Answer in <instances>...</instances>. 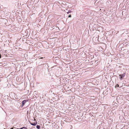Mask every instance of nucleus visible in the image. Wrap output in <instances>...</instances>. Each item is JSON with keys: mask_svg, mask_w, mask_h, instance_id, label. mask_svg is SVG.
Wrapping results in <instances>:
<instances>
[{"mask_svg": "<svg viewBox=\"0 0 129 129\" xmlns=\"http://www.w3.org/2000/svg\"><path fill=\"white\" fill-rule=\"evenodd\" d=\"M36 127L38 129H40V126L39 125H37Z\"/></svg>", "mask_w": 129, "mask_h": 129, "instance_id": "20e7f679", "label": "nucleus"}, {"mask_svg": "<svg viewBox=\"0 0 129 129\" xmlns=\"http://www.w3.org/2000/svg\"><path fill=\"white\" fill-rule=\"evenodd\" d=\"M28 100H25L23 101L22 102V106H23L24 105L25 103L27 102H28Z\"/></svg>", "mask_w": 129, "mask_h": 129, "instance_id": "f257e3e1", "label": "nucleus"}, {"mask_svg": "<svg viewBox=\"0 0 129 129\" xmlns=\"http://www.w3.org/2000/svg\"><path fill=\"white\" fill-rule=\"evenodd\" d=\"M23 129V127H22V128H17V129Z\"/></svg>", "mask_w": 129, "mask_h": 129, "instance_id": "1a4fd4ad", "label": "nucleus"}, {"mask_svg": "<svg viewBox=\"0 0 129 129\" xmlns=\"http://www.w3.org/2000/svg\"><path fill=\"white\" fill-rule=\"evenodd\" d=\"M71 12V11H68V12L67 13H70Z\"/></svg>", "mask_w": 129, "mask_h": 129, "instance_id": "6e6552de", "label": "nucleus"}, {"mask_svg": "<svg viewBox=\"0 0 129 129\" xmlns=\"http://www.w3.org/2000/svg\"><path fill=\"white\" fill-rule=\"evenodd\" d=\"M39 58H40V59H42L43 58V57H40V58L39 57Z\"/></svg>", "mask_w": 129, "mask_h": 129, "instance_id": "9d476101", "label": "nucleus"}, {"mask_svg": "<svg viewBox=\"0 0 129 129\" xmlns=\"http://www.w3.org/2000/svg\"><path fill=\"white\" fill-rule=\"evenodd\" d=\"M34 120H35V119H34Z\"/></svg>", "mask_w": 129, "mask_h": 129, "instance_id": "ddd939ff", "label": "nucleus"}, {"mask_svg": "<svg viewBox=\"0 0 129 129\" xmlns=\"http://www.w3.org/2000/svg\"><path fill=\"white\" fill-rule=\"evenodd\" d=\"M23 128H24V129H27V128L25 127H23Z\"/></svg>", "mask_w": 129, "mask_h": 129, "instance_id": "423d86ee", "label": "nucleus"}, {"mask_svg": "<svg viewBox=\"0 0 129 129\" xmlns=\"http://www.w3.org/2000/svg\"><path fill=\"white\" fill-rule=\"evenodd\" d=\"M71 17V15H70L68 16V17Z\"/></svg>", "mask_w": 129, "mask_h": 129, "instance_id": "0eeeda50", "label": "nucleus"}, {"mask_svg": "<svg viewBox=\"0 0 129 129\" xmlns=\"http://www.w3.org/2000/svg\"><path fill=\"white\" fill-rule=\"evenodd\" d=\"M125 73H124L123 74H122L121 75H119V76H120V79H121L122 78L124 77L125 76Z\"/></svg>", "mask_w": 129, "mask_h": 129, "instance_id": "f03ea898", "label": "nucleus"}, {"mask_svg": "<svg viewBox=\"0 0 129 129\" xmlns=\"http://www.w3.org/2000/svg\"><path fill=\"white\" fill-rule=\"evenodd\" d=\"M11 129H13V128H11Z\"/></svg>", "mask_w": 129, "mask_h": 129, "instance_id": "f8f14e48", "label": "nucleus"}, {"mask_svg": "<svg viewBox=\"0 0 129 129\" xmlns=\"http://www.w3.org/2000/svg\"><path fill=\"white\" fill-rule=\"evenodd\" d=\"M37 122H35L34 123H30V124L31 125H33L35 126L37 124Z\"/></svg>", "mask_w": 129, "mask_h": 129, "instance_id": "7ed1b4c3", "label": "nucleus"}, {"mask_svg": "<svg viewBox=\"0 0 129 129\" xmlns=\"http://www.w3.org/2000/svg\"><path fill=\"white\" fill-rule=\"evenodd\" d=\"M1 54H0V58H1Z\"/></svg>", "mask_w": 129, "mask_h": 129, "instance_id": "9b49d317", "label": "nucleus"}, {"mask_svg": "<svg viewBox=\"0 0 129 129\" xmlns=\"http://www.w3.org/2000/svg\"><path fill=\"white\" fill-rule=\"evenodd\" d=\"M117 87H119V85L117 84L115 86V88H116Z\"/></svg>", "mask_w": 129, "mask_h": 129, "instance_id": "39448f33", "label": "nucleus"}]
</instances>
